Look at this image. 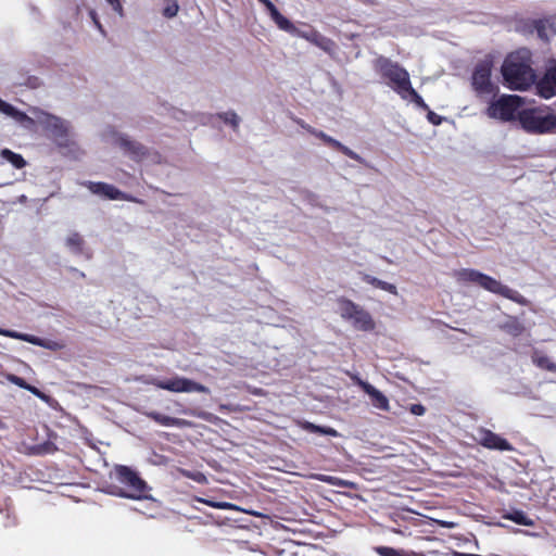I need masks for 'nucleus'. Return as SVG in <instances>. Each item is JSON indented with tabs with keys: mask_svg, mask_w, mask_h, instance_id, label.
I'll return each instance as SVG.
<instances>
[{
	"mask_svg": "<svg viewBox=\"0 0 556 556\" xmlns=\"http://www.w3.org/2000/svg\"><path fill=\"white\" fill-rule=\"evenodd\" d=\"M502 74L510 89H528L535 81V74L531 67V52L528 49H520L510 53L504 61Z\"/></svg>",
	"mask_w": 556,
	"mask_h": 556,
	"instance_id": "nucleus-1",
	"label": "nucleus"
},
{
	"mask_svg": "<svg viewBox=\"0 0 556 556\" xmlns=\"http://www.w3.org/2000/svg\"><path fill=\"white\" fill-rule=\"evenodd\" d=\"M517 122L530 135L556 134V112L548 105L523 108L518 111Z\"/></svg>",
	"mask_w": 556,
	"mask_h": 556,
	"instance_id": "nucleus-2",
	"label": "nucleus"
},
{
	"mask_svg": "<svg viewBox=\"0 0 556 556\" xmlns=\"http://www.w3.org/2000/svg\"><path fill=\"white\" fill-rule=\"evenodd\" d=\"M455 276L459 281L476 283L492 293L500 294L520 305H528L529 303V301L517 290L503 285L501 281L480 273L479 270L463 268L456 271Z\"/></svg>",
	"mask_w": 556,
	"mask_h": 556,
	"instance_id": "nucleus-3",
	"label": "nucleus"
},
{
	"mask_svg": "<svg viewBox=\"0 0 556 556\" xmlns=\"http://www.w3.org/2000/svg\"><path fill=\"white\" fill-rule=\"evenodd\" d=\"M36 118L47 136L60 149H66L68 152L75 151L74 132L70 122L42 111L36 114Z\"/></svg>",
	"mask_w": 556,
	"mask_h": 556,
	"instance_id": "nucleus-4",
	"label": "nucleus"
},
{
	"mask_svg": "<svg viewBox=\"0 0 556 556\" xmlns=\"http://www.w3.org/2000/svg\"><path fill=\"white\" fill-rule=\"evenodd\" d=\"M374 67L383 79L388 80V86L402 99L407 100V90L410 89L412 84L409 74L404 67L386 56H378Z\"/></svg>",
	"mask_w": 556,
	"mask_h": 556,
	"instance_id": "nucleus-5",
	"label": "nucleus"
},
{
	"mask_svg": "<svg viewBox=\"0 0 556 556\" xmlns=\"http://www.w3.org/2000/svg\"><path fill=\"white\" fill-rule=\"evenodd\" d=\"M338 312L344 320L351 323L357 330L371 331L375 328V321L371 315L351 300H339Z\"/></svg>",
	"mask_w": 556,
	"mask_h": 556,
	"instance_id": "nucleus-6",
	"label": "nucleus"
},
{
	"mask_svg": "<svg viewBox=\"0 0 556 556\" xmlns=\"http://www.w3.org/2000/svg\"><path fill=\"white\" fill-rule=\"evenodd\" d=\"M115 473L117 481L126 488L125 491L118 492L117 495L134 500L148 498V496L143 494L148 488L147 483L136 471L127 466L118 465L115 468Z\"/></svg>",
	"mask_w": 556,
	"mask_h": 556,
	"instance_id": "nucleus-7",
	"label": "nucleus"
},
{
	"mask_svg": "<svg viewBox=\"0 0 556 556\" xmlns=\"http://www.w3.org/2000/svg\"><path fill=\"white\" fill-rule=\"evenodd\" d=\"M522 99L519 96L506 94L491 102L486 114L491 118L509 122L517 119L518 111L521 110Z\"/></svg>",
	"mask_w": 556,
	"mask_h": 556,
	"instance_id": "nucleus-8",
	"label": "nucleus"
},
{
	"mask_svg": "<svg viewBox=\"0 0 556 556\" xmlns=\"http://www.w3.org/2000/svg\"><path fill=\"white\" fill-rule=\"evenodd\" d=\"M151 383L161 390H166L175 393H205L211 391L204 384L181 376H174L166 380L153 379Z\"/></svg>",
	"mask_w": 556,
	"mask_h": 556,
	"instance_id": "nucleus-9",
	"label": "nucleus"
},
{
	"mask_svg": "<svg viewBox=\"0 0 556 556\" xmlns=\"http://www.w3.org/2000/svg\"><path fill=\"white\" fill-rule=\"evenodd\" d=\"M113 142L117 144L126 155L135 161H143L151 157L152 161L159 162L160 155L157 153H150L148 148L138 141L129 139L127 136L112 131Z\"/></svg>",
	"mask_w": 556,
	"mask_h": 556,
	"instance_id": "nucleus-10",
	"label": "nucleus"
},
{
	"mask_svg": "<svg viewBox=\"0 0 556 556\" xmlns=\"http://www.w3.org/2000/svg\"><path fill=\"white\" fill-rule=\"evenodd\" d=\"M0 334L8 338L25 341L50 351H60L65 348V344L61 341L42 339L33 334L22 333L14 330L0 328Z\"/></svg>",
	"mask_w": 556,
	"mask_h": 556,
	"instance_id": "nucleus-11",
	"label": "nucleus"
},
{
	"mask_svg": "<svg viewBox=\"0 0 556 556\" xmlns=\"http://www.w3.org/2000/svg\"><path fill=\"white\" fill-rule=\"evenodd\" d=\"M491 62L482 61L478 63L472 73V86L479 93L489 94L493 92L491 83Z\"/></svg>",
	"mask_w": 556,
	"mask_h": 556,
	"instance_id": "nucleus-12",
	"label": "nucleus"
},
{
	"mask_svg": "<svg viewBox=\"0 0 556 556\" xmlns=\"http://www.w3.org/2000/svg\"><path fill=\"white\" fill-rule=\"evenodd\" d=\"M539 96L549 99L556 96V61L549 60L544 76L536 83Z\"/></svg>",
	"mask_w": 556,
	"mask_h": 556,
	"instance_id": "nucleus-13",
	"label": "nucleus"
},
{
	"mask_svg": "<svg viewBox=\"0 0 556 556\" xmlns=\"http://www.w3.org/2000/svg\"><path fill=\"white\" fill-rule=\"evenodd\" d=\"M83 185L87 187L91 193L102 197L104 199L131 200L126 193H124L113 185L106 182L85 181L83 182Z\"/></svg>",
	"mask_w": 556,
	"mask_h": 556,
	"instance_id": "nucleus-14",
	"label": "nucleus"
},
{
	"mask_svg": "<svg viewBox=\"0 0 556 556\" xmlns=\"http://www.w3.org/2000/svg\"><path fill=\"white\" fill-rule=\"evenodd\" d=\"M477 441L484 447L490 450H498V451H513V445L500 437L498 434L492 432L491 430L480 429L478 431Z\"/></svg>",
	"mask_w": 556,
	"mask_h": 556,
	"instance_id": "nucleus-15",
	"label": "nucleus"
},
{
	"mask_svg": "<svg viewBox=\"0 0 556 556\" xmlns=\"http://www.w3.org/2000/svg\"><path fill=\"white\" fill-rule=\"evenodd\" d=\"M356 382L362 388V390L369 396L370 403L375 408L383 412L390 410V402L381 391H379L369 382L364 381L359 378H357Z\"/></svg>",
	"mask_w": 556,
	"mask_h": 556,
	"instance_id": "nucleus-16",
	"label": "nucleus"
},
{
	"mask_svg": "<svg viewBox=\"0 0 556 556\" xmlns=\"http://www.w3.org/2000/svg\"><path fill=\"white\" fill-rule=\"evenodd\" d=\"M294 35L304 38L327 53H331L334 50L336 43L317 30L303 31L298 29Z\"/></svg>",
	"mask_w": 556,
	"mask_h": 556,
	"instance_id": "nucleus-17",
	"label": "nucleus"
},
{
	"mask_svg": "<svg viewBox=\"0 0 556 556\" xmlns=\"http://www.w3.org/2000/svg\"><path fill=\"white\" fill-rule=\"evenodd\" d=\"M0 112L13 118L16 123L25 128H31L35 125V119L29 117L26 113L17 110L12 104L3 101L0 98Z\"/></svg>",
	"mask_w": 556,
	"mask_h": 556,
	"instance_id": "nucleus-18",
	"label": "nucleus"
},
{
	"mask_svg": "<svg viewBox=\"0 0 556 556\" xmlns=\"http://www.w3.org/2000/svg\"><path fill=\"white\" fill-rule=\"evenodd\" d=\"M65 247L74 255H84L86 258L91 257V253L86 250V242L78 232H71L65 239Z\"/></svg>",
	"mask_w": 556,
	"mask_h": 556,
	"instance_id": "nucleus-19",
	"label": "nucleus"
},
{
	"mask_svg": "<svg viewBox=\"0 0 556 556\" xmlns=\"http://www.w3.org/2000/svg\"><path fill=\"white\" fill-rule=\"evenodd\" d=\"M532 25L538 37L543 40H548L552 36L556 35V16L533 21Z\"/></svg>",
	"mask_w": 556,
	"mask_h": 556,
	"instance_id": "nucleus-20",
	"label": "nucleus"
},
{
	"mask_svg": "<svg viewBox=\"0 0 556 556\" xmlns=\"http://www.w3.org/2000/svg\"><path fill=\"white\" fill-rule=\"evenodd\" d=\"M147 416L164 427L186 428L191 426V422L186 419L166 416L157 412H150Z\"/></svg>",
	"mask_w": 556,
	"mask_h": 556,
	"instance_id": "nucleus-21",
	"label": "nucleus"
},
{
	"mask_svg": "<svg viewBox=\"0 0 556 556\" xmlns=\"http://www.w3.org/2000/svg\"><path fill=\"white\" fill-rule=\"evenodd\" d=\"M324 142L326 144L330 146L331 148L339 150L340 152H342L344 155L349 156L350 159L355 160L363 165H367L365 159H363L359 154H357L356 152L351 150L349 147L341 143L339 140L330 137L329 135Z\"/></svg>",
	"mask_w": 556,
	"mask_h": 556,
	"instance_id": "nucleus-22",
	"label": "nucleus"
},
{
	"mask_svg": "<svg viewBox=\"0 0 556 556\" xmlns=\"http://www.w3.org/2000/svg\"><path fill=\"white\" fill-rule=\"evenodd\" d=\"M324 142L326 144L330 146L331 148L339 150L340 152H342L344 155L349 156L350 159L355 160L363 165H367L365 159H363L359 154H357L356 152L351 150L349 147L341 143L339 140L330 137L329 135Z\"/></svg>",
	"mask_w": 556,
	"mask_h": 556,
	"instance_id": "nucleus-23",
	"label": "nucleus"
},
{
	"mask_svg": "<svg viewBox=\"0 0 556 556\" xmlns=\"http://www.w3.org/2000/svg\"><path fill=\"white\" fill-rule=\"evenodd\" d=\"M271 20L276 23V25L281 29L291 35H294L298 28L287 18L285 17L276 8L269 13Z\"/></svg>",
	"mask_w": 556,
	"mask_h": 556,
	"instance_id": "nucleus-24",
	"label": "nucleus"
},
{
	"mask_svg": "<svg viewBox=\"0 0 556 556\" xmlns=\"http://www.w3.org/2000/svg\"><path fill=\"white\" fill-rule=\"evenodd\" d=\"M363 280L366 282V283H369L371 286H374L375 288H378V289H381V290H384L387 292H390L394 295L397 294V288L395 285L393 283H390V282H387V281H383L379 278H376L374 276H370L368 274H364L363 275Z\"/></svg>",
	"mask_w": 556,
	"mask_h": 556,
	"instance_id": "nucleus-25",
	"label": "nucleus"
},
{
	"mask_svg": "<svg viewBox=\"0 0 556 556\" xmlns=\"http://www.w3.org/2000/svg\"><path fill=\"white\" fill-rule=\"evenodd\" d=\"M500 327L513 337L520 336L525 330L523 325L518 320V318L513 316H508Z\"/></svg>",
	"mask_w": 556,
	"mask_h": 556,
	"instance_id": "nucleus-26",
	"label": "nucleus"
},
{
	"mask_svg": "<svg viewBox=\"0 0 556 556\" xmlns=\"http://www.w3.org/2000/svg\"><path fill=\"white\" fill-rule=\"evenodd\" d=\"M505 519L514 521L517 525L532 527L534 526V520L529 518L522 510L514 509L504 515Z\"/></svg>",
	"mask_w": 556,
	"mask_h": 556,
	"instance_id": "nucleus-27",
	"label": "nucleus"
},
{
	"mask_svg": "<svg viewBox=\"0 0 556 556\" xmlns=\"http://www.w3.org/2000/svg\"><path fill=\"white\" fill-rule=\"evenodd\" d=\"M0 154L3 160L11 163L17 169H21L26 165V161L21 154H17L9 149H3Z\"/></svg>",
	"mask_w": 556,
	"mask_h": 556,
	"instance_id": "nucleus-28",
	"label": "nucleus"
},
{
	"mask_svg": "<svg viewBox=\"0 0 556 556\" xmlns=\"http://www.w3.org/2000/svg\"><path fill=\"white\" fill-rule=\"evenodd\" d=\"M532 362L540 368L542 369H546L548 371H552V372H556V364L553 363L549 357L545 356V355H542V354H539L538 352H535L533 355H532Z\"/></svg>",
	"mask_w": 556,
	"mask_h": 556,
	"instance_id": "nucleus-29",
	"label": "nucleus"
},
{
	"mask_svg": "<svg viewBox=\"0 0 556 556\" xmlns=\"http://www.w3.org/2000/svg\"><path fill=\"white\" fill-rule=\"evenodd\" d=\"M303 428L306 431L312 432V433H319V434H325V435H330V437L339 435L338 431L333 428L320 427V426L314 425L312 422H305Z\"/></svg>",
	"mask_w": 556,
	"mask_h": 556,
	"instance_id": "nucleus-30",
	"label": "nucleus"
},
{
	"mask_svg": "<svg viewBox=\"0 0 556 556\" xmlns=\"http://www.w3.org/2000/svg\"><path fill=\"white\" fill-rule=\"evenodd\" d=\"M218 117L223 119L226 124H229L235 130L238 129L239 124L241 122L240 117L235 111H227L218 114Z\"/></svg>",
	"mask_w": 556,
	"mask_h": 556,
	"instance_id": "nucleus-31",
	"label": "nucleus"
},
{
	"mask_svg": "<svg viewBox=\"0 0 556 556\" xmlns=\"http://www.w3.org/2000/svg\"><path fill=\"white\" fill-rule=\"evenodd\" d=\"M407 99L416 104L419 109L427 111L429 109L428 104L424 101L420 94L410 86V89L407 90Z\"/></svg>",
	"mask_w": 556,
	"mask_h": 556,
	"instance_id": "nucleus-32",
	"label": "nucleus"
},
{
	"mask_svg": "<svg viewBox=\"0 0 556 556\" xmlns=\"http://www.w3.org/2000/svg\"><path fill=\"white\" fill-rule=\"evenodd\" d=\"M56 446L53 442L47 441L42 444H38L34 447V453L36 455H46V454H52L56 451Z\"/></svg>",
	"mask_w": 556,
	"mask_h": 556,
	"instance_id": "nucleus-33",
	"label": "nucleus"
},
{
	"mask_svg": "<svg viewBox=\"0 0 556 556\" xmlns=\"http://www.w3.org/2000/svg\"><path fill=\"white\" fill-rule=\"evenodd\" d=\"M179 5L176 0H167L166 5L163 9V15L167 18H173L177 15Z\"/></svg>",
	"mask_w": 556,
	"mask_h": 556,
	"instance_id": "nucleus-34",
	"label": "nucleus"
},
{
	"mask_svg": "<svg viewBox=\"0 0 556 556\" xmlns=\"http://www.w3.org/2000/svg\"><path fill=\"white\" fill-rule=\"evenodd\" d=\"M317 479L321 482H326L328 484L336 485V486L348 485L346 481H344L340 478H337V477H332V476L319 475V476H317Z\"/></svg>",
	"mask_w": 556,
	"mask_h": 556,
	"instance_id": "nucleus-35",
	"label": "nucleus"
},
{
	"mask_svg": "<svg viewBox=\"0 0 556 556\" xmlns=\"http://www.w3.org/2000/svg\"><path fill=\"white\" fill-rule=\"evenodd\" d=\"M7 379L11 383H13V384H15V386H17V387H20L22 389L27 390V388H28V383L23 378H21L18 376L10 374V375H8Z\"/></svg>",
	"mask_w": 556,
	"mask_h": 556,
	"instance_id": "nucleus-36",
	"label": "nucleus"
},
{
	"mask_svg": "<svg viewBox=\"0 0 556 556\" xmlns=\"http://www.w3.org/2000/svg\"><path fill=\"white\" fill-rule=\"evenodd\" d=\"M119 17H124V9L119 0H106Z\"/></svg>",
	"mask_w": 556,
	"mask_h": 556,
	"instance_id": "nucleus-37",
	"label": "nucleus"
},
{
	"mask_svg": "<svg viewBox=\"0 0 556 556\" xmlns=\"http://www.w3.org/2000/svg\"><path fill=\"white\" fill-rule=\"evenodd\" d=\"M89 16L90 18L92 20L94 26L99 29V31L105 36V30L103 29V26L102 24L100 23L99 18H98V15H97V12L94 10H90L89 11Z\"/></svg>",
	"mask_w": 556,
	"mask_h": 556,
	"instance_id": "nucleus-38",
	"label": "nucleus"
},
{
	"mask_svg": "<svg viewBox=\"0 0 556 556\" xmlns=\"http://www.w3.org/2000/svg\"><path fill=\"white\" fill-rule=\"evenodd\" d=\"M427 119L433 125H440L442 123V117L430 109L427 110Z\"/></svg>",
	"mask_w": 556,
	"mask_h": 556,
	"instance_id": "nucleus-39",
	"label": "nucleus"
},
{
	"mask_svg": "<svg viewBox=\"0 0 556 556\" xmlns=\"http://www.w3.org/2000/svg\"><path fill=\"white\" fill-rule=\"evenodd\" d=\"M410 413L416 416H421L425 414L426 408L421 404H413L409 408Z\"/></svg>",
	"mask_w": 556,
	"mask_h": 556,
	"instance_id": "nucleus-40",
	"label": "nucleus"
},
{
	"mask_svg": "<svg viewBox=\"0 0 556 556\" xmlns=\"http://www.w3.org/2000/svg\"><path fill=\"white\" fill-rule=\"evenodd\" d=\"M27 391L31 392L34 395H36L37 397H39L43 401H46L48 399V396L46 394H43L40 390H38L36 387H33L30 384H28Z\"/></svg>",
	"mask_w": 556,
	"mask_h": 556,
	"instance_id": "nucleus-41",
	"label": "nucleus"
},
{
	"mask_svg": "<svg viewBox=\"0 0 556 556\" xmlns=\"http://www.w3.org/2000/svg\"><path fill=\"white\" fill-rule=\"evenodd\" d=\"M258 1L265 5V8L268 10L269 13L276 9L275 4L270 0H258Z\"/></svg>",
	"mask_w": 556,
	"mask_h": 556,
	"instance_id": "nucleus-42",
	"label": "nucleus"
},
{
	"mask_svg": "<svg viewBox=\"0 0 556 556\" xmlns=\"http://www.w3.org/2000/svg\"><path fill=\"white\" fill-rule=\"evenodd\" d=\"M312 135H314L315 137L321 139L323 141L326 140V138L328 137V135L321 130H312Z\"/></svg>",
	"mask_w": 556,
	"mask_h": 556,
	"instance_id": "nucleus-43",
	"label": "nucleus"
},
{
	"mask_svg": "<svg viewBox=\"0 0 556 556\" xmlns=\"http://www.w3.org/2000/svg\"><path fill=\"white\" fill-rule=\"evenodd\" d=\"M299 125L305 130H307L309 134H312V130H316V128H313L308 124H305L303 121L299 122Z\"/></svg>",
	"mask_w": 556,
	"mask_h": 556,
	"instance_id": "nucleus-44",
	"label": "nucleus"
},
{
	"mask_svg": "<svg viewBox=\"0 0 556 556\" xmlns=\"http://www.w3.org/2000/svg\"><path fill=\"white\" fill-rule=\"evenodd\" d=\"M70 271L74 273L79 278H85V274L75 267H70Z\"/></svg>",
	"mask_w": 556,
	"mask_h": 556,
	"instance_id": "nucleus-45",
	"label": "nucleus"
},
{
	"mask_svg": "<svg viewBox=\"0 0 556 556\" xmlns=\"http://www.w3.org/2000/svg\"><path fill=\"white\" fill-rule=\"evenodd\" d=\"M210 505H211L212 507H216V508H224V507H226V506H227V504H226V503H210Z\"/></svg>",
	"mask_w": 556,
	"mask_h": 556,
	"instance_id": "nucleus-46",
	"label": "nucleus"
}]
</instances>
